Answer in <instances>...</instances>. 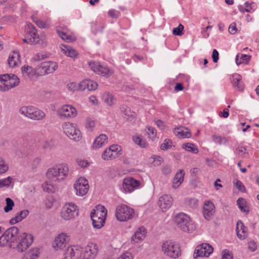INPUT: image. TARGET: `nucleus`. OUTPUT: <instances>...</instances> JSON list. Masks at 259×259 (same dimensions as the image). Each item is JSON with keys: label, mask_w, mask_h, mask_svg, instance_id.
Here are the masks:
<instances>
[{"label": "nucleus", "mask_w": 259, "mask_h": 259, "mask_svg": "<svg viewBox=\"0 0 259 259\" xmlns=\"http://www.w3.org/2000/svg\"><path fill=\"white\" fill-rule=\"evenodd\" d=\"M133 256L130 252H125L121 255L117 259H132Z\"/></svg>", "instance_id": "obj_64"}, {"label": "nucleus", "mask_w": 259, "mask_h": 259, "mask_svg": "<svg viewBox=\"0 0 259 259\" xmlns=\"http://www.w3.org/2000/svg\"><path fill=\"white\" fill-rule=\"evenodd\" d=\"M231 82L234 87L236 88L239 91H242L244 85L241 81V76L238 74H234L231 78Z\"/></svg>", "instance_id": "obj_28"}, {"label": "nucleus", "mask_w": 259, "mask_h": 259, "mask_svg": "<svg viewBox=\"0 0 259 259\" xmlns=\"http://www.w3.org/2000/svg\"><path fill=\"white\" fill-rule=\"evenodd\" d=\"M146 234V230L144 227H141L135 232L132 237V240L135 242H138L143 240Z\"/></svg>", "instance_id": "obj_27"}, {"label": "nucleus", "mask_w": 259, "mask_h": 259, "mask_svg": "<svg viewBox=\"0 0 259 259\" xmlns=\"http://www.w3.org/2000/svg\"><path fill=\"white\" fill-rule=\"evenodd\" d=\"M98 87L97 82L90 80L85 79L81 81L78 85V90L83 91L85 90L91 91L95 90Z\"/></svg>", "instance_id": "obj_21"}, {"label": "nucleus", "mask_w": 259, "mask_h": 259, "mask_svg": "<svg viewBox=\"0 0 259 259\" xmlns=\"http://www.w3.org/2000/svg\"><path fill=\"white\" fill-rule=\"evenodd\" d=\"M185 171L183 169L179 170L176 174L172 181V187L174 189L178 188L184 181Z\"/></svg>", "instance_id": "obj_26"}, {"label": "nucleus", "mask_w": 259, "mask_h": 259, "mask_svg": "<svg viewBox=\"0 0 259 259\" xmlns=\"http://www.w3.org/2000/svg\"><path fill=\"white\" fill-rule=\"evenodd\" d=\"M120 111L124 117L127 118L132 115L130 108L125 105H123L121 106Z\"/></svg>", "instance_id": "obj_49"}, {"label": "nucleus", "mask_w": 259, "mask_h": 259, "mask_svg": "<svg viewBox=\"0 0 259 259\" xmlns=\"http://www.w3.org/2000/svg\"><path fill=\"white\" fill-rule=\"evenodd\" d=\"M58 68L56 62L48 61L41 63L38 67L40 75H46L54 72Z\"/></svg>", "instance_id": "obj_15"}, {"label": "nucleus", "mask_w": 259, "mask_h": 259, "mask_svg": "<svg viewBox=\"0 0 259 259\" xmlns=\"http://www.w3.org/2000/svg\"><path fill=\"white\" fill-rule=\"evenodd\" d=\"M162 251L165 255L172 258H177L181 255V250L179 244L172 240H167L162 245Z\"/></svg>", "instance_id": "obj_3"}, {"label": "nucleus", "mask_w": 259, "mask_h": 259, "mask_svg": "<svg viewBox=\"0 0 259 259\" xmlns=\"http://www.w3.org/2000/svg\"><path fill=\"white\" fill-rule=\"evenodd\" d=\"M27 37L29 38H33L36 44H41L43 46L46 45L45 42L39 38L37 34V31L36 28L31 23L27 24V28L26 30Z\"/></svg>", "instance_id": "obj_19"}, {"label": "nucleus", "mask_w": 259, "mask_h": 259, "mask_svg": "<svg viewBox=\"0 0 259 259\" xmlns=\"http://www.w3.org/2000/svg\"><path fill=\"white\" fill-rule=\"evenodd\" d=\"M33 108V106H23L20 109L19 112L21 114L31 119Z\"/></svg>", "instance_id": "obj_40"}, {"label": "nucleus", "mask_w": 259, "mask_h": 259, "mask_svg": "<svg viewBox=\"0 0 259 259\" xmlns=\"http://www.w3.org/2000/svg\"><path fill=\"white\" fill-rule=\"evenodd\" d=\"M91 218L92 220L93 225L95 228L100 229L102 227L104 224L106 219H103V218H98L91 215Z\"/></svg>", "instance_id": "obj_35"}, {"label": "nucleus", "mask_w": 259, "mask_h": 259, "mask_svg": "<svg viewBox=\"0 0 259 259\" xmlns=\"http://www.w3.org/2000/svg\"><path fill=\"white\" fill-rule=\"evenodd\" d=\"M135 210L125 204H120L116 206L115 217L120 222H126L134 218Z\"/></svg>", "instance_id": "obj_5"}, {"label": "nucleus", "mask_w": 259, "mask_h": 259, "mask_svg": "<svg viewBox=\"0 0 259 259\" xmlns=\"http://www.w3.org/2000/svg\"><path fill=\"white\" fill-rule=\"evenodd\" d=\"M147 133L149 138L151 140H153L156 136V131L154 128L151 126L147 127Z\"/></svg>", "instance_id": "obj_55"}, {"label": "nucleus", "mask_w": 259, "mask_h": 259, "mask_svg": "<svg viewBox=\"0 0 259 259\" xmlns=\"http://www.w3.org/2000/svg\"><path fill=\"white\" fill-rule=\"evenodd\" d=\"M33 237L29 234L23 233L19 239L17 245V249L19 252H23L26 250L32 243Z\"/></svg>", "instance_id": "obj_11"}, {"label": "nucleus", "mask_w": 259, "mask_h": 259, "mask_svg": "<svg viewBox=\"0 0 259 259\" xmlns=\"http://www.w3.org/2000/svg\"><path fill=\"white\" fill-rule=\"evenodd\" d=\"M77 163L78 165L82 168H85L89 165V163L85 160L78 159Z\"/></svg>", "instance_id": "obj_60"}, {"label": "nucleus", "mask_w": 259, "mask_h": 259, "mask_svg": "<svg viewBox=\"0 0 259 259\" xmlns=\"http://www.w3.org/2000/svg\"><path fill=\"white\" fill-rule=\"evenodd\" d=\"M8 169V166L6 164L5 162L0 159V174L6 172Z\"/></svg>", "instance_id": "obj_58"}, {"label": "nucleus", "mask_w": 259, "mask_h": 259, "mask_svg": "<svg viewBox=\"0 0 259 259\" xmlns=\"http://www.w3.org/2000/svg\"><path fill=\"white\" fill-rule=\"evenodd\" d=\"M239 56L240 54H238L236 57V63L238 65L242 63L247 64L251 58V56L249 55L241 54V57L239 58Z\"/></svg>", "instance_id": "obj_39"}, {"label": "nucleus", "mask_w": 259, "mask_h": 259, "mask_svg": "<svg viewBox=\"0 0 259 259\" xmlns=\"http://www.w3.org/2000/svg\"><path fill=\"white\" fill-rule=\"evenodd\" d=\"M101 64L98 62H90L89 63V66L91 69L95 73H97L99 72V69L101 66Z\"/></svg>", "instance_id": "obj_57"}, {"label": "nucleus", "mask_w": 259, "mask_h": 259, "mask_svg": "<svg viewBox=\"0 0 259 259\" xmlns=\"http://www.w3.org/2000/svg\"><path fill=\"white\" fill-rule=\"evenodd\" d=\"M172 146V143L169 139H165L161 145L160 148L162 150H167L170 149Z\"/></svg>", "instance_id": "obj_50"}, {"label": "nucleus", "mask_w": 259, "mask_h": 259, "mask_svg": "<svg viewBox=\"0 0 259 259\" xmlns=\"http://www.w3.org/2000/svg\"><path fill=\"white\" fill-rule=\"evenodd\" d=\"M236 231L237 233H238L242 231L243 232H247V229L241 221H238L237 223Z\"/></svg>", "instance_id": "obj_56"}, {"label": "nucleus", "mask_w": 259, "mask_h": 259, "mask_svg": "<svg viewBox=\"0 0 259 259\" xmlns=\"http://www.w3.org/2000/svg\"><path fill=\"white\" fill-rule=\"evenodd\" d=\"M141 183L135 179L128 177L125 178L122 184V190L125 193H131L139 188Z\"/></svg>", "instance_id": "obj_10"}, {"label": "nucleus", "mask_w": 259, "mask_h": 259, "mask_svg": "<svg viewBox=\"0 0 259 259\" xmlns=\"http://www.w3.org/2000/svg\"><path fill=\"white\" fill-rule=\"evenodd\" d=\"M46 116L45 113L41 110L33 107L31 115V119L39 120L42 119Z\"/></svg>", "instance_id": "obj_32"}, {"label": "nucleus", "mask_w": 259, "mask_h": 259, "mask_svg": "<svg viewBox=\"0 0 259 259\" xmlns=\"http://www.w3.org/2000/svg\"><path fill=\"white\" fill-rule=\"evenodd\" d=\"M33 21L40 28H45L47 27V24L43 21L38 19L34 16H32Z\"/></svg>", "instance_id": "obj_51"}, {"label": "nucleus", "mask_w": 259, "mask_h": 259, "mask_svg": "<svg viewBox=\"0 0 259 259\" xmlns=\"http://www.w3.org/2000/svg\"><path fill=\"white\" fill-rule=\"evenodd\" d=\"M21 72L23 76L27 78L32 79L35 74L34 69L28 65H24L21 68Z\"/></svg>", "instance_id": "obj_30"}, {"label": "nucleus", "mask_w": 259, "mask_h": 259, "mask_svg": "<svg viewBox=\"0 0 259 259\" xmlns=\"http://www.w3.org/2000/svg\"><path fill=\"white\" fill-rule=\"evenodd\" d=\"M182 147L188 152H190L194 154H197L198 152V149L192 143H188L184 144Z\"/></svg>", "instance_id": "obj_42"}, {"label": "nucleus", "mask_w": 259, "mask_h": 259, "mask_svg": "<svg viewBox=\"0 0 259 259\" xmlns=\"http://www.w3.org/2000/svg\"><path fill=\"white\" fill-rule=\"evenodd\" d=\"M215 207L213 203L210 201H206L204 206L203 213L204 217L207 220H210L215 212Z\"/></svg>", "instance_id": "obj_22"}, {"label": "nucleus", "mask_w": 259, "mask_h": 259, "mask_svg": "<svg viewBox=\"0 0 259 259\" xmlns=\"http://www.w3.org/2000/svg\"><path fill=\"white\" fill-rule=\"evenodd\" d=\"M71 174L68 165L65 163H61L49 168L46 175L51 182L59 183L64 182Z\"/></svg>", "instance_id": "obj_1"}, {"label": "nucleus", "mask_w": 259, "mask_h": 259, "mask_svg": "<svg viewBox=\"0 0 259 259\" xmlns=\"http://www.w3.org/2000/svg\"><path fill=\"white\" fill-rule=\"evenodd\" d=\"M108 15L113 18H117L120 15V12L115 9H111L108 11Z\"/></svg>", "instance_id": "obj_59"}, {"label": "nucleus", "mask_w": 259, "mask_h": 259, "mask_svg": "<svg viewBox=\"0 0 259 259\" xmlns=\"http://www.w3.org/2000/svg\"><path fill=\"white\" fill-rule=\"evenodd\" d=\"M213 247L208 243H203L197 246L195 249L194 258L208 257L213 252Z\"/></svg>", "instance_id": "obj_13"}, {"label": "nucleus", "mask_w": 259, "mask_h": 259, "mask_svg": "<svg viewBox=\"0 0 259 259\" xmlns=\"http://www.w3.org/2000/svg\"><path fill=\"white\" fill-rule=\"evenodd\" d=\"M107 214V210L106 208L103 205H98L96 208L91 212L90 215L106 219Z\"/></svg>", "instance_id": "obj_25"}, {"label": "nucleus", "mask_w": 259, "mask_h": 259, "mask_svg": "<svg viewBox=\"0 0 259 259\" xmlns=\"http://www.w3.org/2000/svg\"><path fill=\"white\" fill-rule=\"evenodd\" d=\"M12 178L10 177L0 180V188L9 187L12 182Z\"/></svg>", "instance_id": "obj_53"}, {"label": "nucleus", "mask_w": 259, "mask_h": 259, "mask_svg": "<svg viewBox=\"0 0 259 259\" xmlns=\"http://www.w3.org/2000/svg\"><path fill=\"white\" fill-rule=\"evenodd\" d=\"M95 124V121L91 118L88 117L85 119V127L89 131L92 132Z\"/></svg>", "instance_id": "obj_47"}, {"label": "nucleus", "mask_w": 259, "mask_h": 259, "mask_svg": "<svg viewBox=\"0 0 259 259\" xmlns=\"http://www.w3.org/2000/svg\"><path fill=\"white\" fill-rule=\"evenodd\" d=\"M211 138L215 143L219 145L225 144L227 141L226 138L215 135H212Z\"/></svg>", "instance_id": "obj_44"}, {"label": "nucleus", "mask_w": 259, "mask_h": 259, "mask_svg": "<svg viewBox=\"0 0 259 259\" xmlns=\"http://www.w3.org/2000/svg\"><path fill=\"white\" fill-rule=\"evenodd\" d=\"M112 73L113 72L111 70L106 66L102 65H101L100 69H99V72H97V74H98L107 77L110 76Z\"/></svg>", "instance_id": "obj_41"}, {"label": "nucleus", "mask_w": 259, "mask_h": 259, "mask_svg": "<svg viewBox=\"0 0 259 259\" xmlns=\"http://www.w3.org/2000/svg\"><path fill=\"white\" fill-rule=\"evenodd\" d=\"M39 253L38 248H33L25 254L23 259H37Z\"/></svg>", "instance_id": "obj_34"}, {"label": "nucleus", "mask_w": 259, "mask_h": 259, "mask_svg": "<svg viewBox=\"0 0 259 259\" xmlns=\"http://www.w3.org/2000/svg\"><path fill=\"white\" fill-rule=\"evenodd\" d=\"M244 5L246 7V8H244L245 11L246 12H250L251 10L254 9L255 4L253 3L249 4L248 2H246L244 3Z\"/></svg>", "instance_id": "obj_61"}, {"label": "nucleus", "mask_w": 259, "mask_h": 259, "mask_svg": "<svg viewBox=\"0 0 259 259\" xmlns=\"http://www.w3.org/2000/svg\"><path fill=\"white\" fill-rule=\"evenodd\" d=\"M98 252V245L94 243H90L85 247L82 259H94Z\"/></svg>", "instance_id": "obj_18"}, {"label": "nucleus", "mask_w": 259, "mask_h": 259, "mask_svg": "<svg viewBox=\"0 0 259 259\" xmlns=\"http://www.w3.org/2000/svg\"><path fill=\"white\" fill-rule=\"evenodd\" d=\"M60 48L62 52L68 57L76 58L78 55V53L76 51L70 46L62 45Z\"/></svg>", "instance_id": "obj_29"}, {"label": "nucleus", "mask_w": 259, "mask_h": 259, "mask_svg": "<svg viewBox=\"0 0 259 259\" xmlns=\"http://www.w3.org/2000/svg\"><path fill=\"white\" fill-rule=\"evenodd\" d=\"M235 152L243 157H247L249 155L248 153L246 152V149L243 146H238L236 148Z\"/></svg>", "instance_id": "obj_46"}, {"label": "nucleus", "mask_w": 259, "mask_h": 259, "mask_svg": "<svg viewBox=\"0 0 259 259\" xmlns=\"http://www.w3.org/2000/svg\"><path fill=\"white\" fill-rule=\"evenodd\" d=\"M74 188L77 195L82 196L85 195L89 189L88 181L84 178H79L75 182Z\"/></svg>", "instance_id": "obj_12"}, {"label": "nucleus", "mask_w": 259, "mask_h": 259, "mask_svg": "<svg viewBox=\"0 0 259 259\" xmlns=\"http://www.w3.org/2000/svg\"><path fill=\"white\" fill-rule=\"evenodd\" d=\"M79 210L77 206L73 202L66 203L61 210V217L65 220L69 221L75 218L78 214Z\"/></svg>", "instance_id": "obj_6"}, {"label": "nucleus", "mask_w": 259, "mask_h": 259, "mask_svg": "<svg viewBox=\"0 0 259 259\" xmlns=\"http://www.w3.org/2000/svg\"><path fill=\"white\" fill-rule=\"evenodd\" d=\"M6 206L4 207V210L6 212H8L13 209L14 206V202L10 198H7L6 199Z\"/></svg>", "instance_id": "obj_48"}, {"label": "nucleus", "mask_w": 259, "mask_h": 259, "mask_svg": "<svg viewBox=\"0 0 259 259\" xmlns=\"http://www.w3.org/2000/svg\"><path fill=\"white\" fill-rule=\"evenodd\" d=\"M133 140L135 143L142 148H145L147 146V143L146 141L139 136H134L133 137Z\"/></svg>", "instance_id": "obj_45"}, {"label": "nucleus", "mask_w": 259, "mask_h": 259, "mask_svg": "<svg viewBox=\"0 0 259 259\" xmlns=\"http://www.w3.org/2000/svg\"><path fill=\"white\" fill-rule=\"evenodd\" d=\"M29 214L28 210H23L18 212L16 216L10 220V223L15 224L17 223L21 222L23 219L25 218Z\"/></svg>", "instance_id": "obj_31"}, {"label": "nucleus", "mask_w": 259, "mask_h": 259, "mask_svg": "<svg viewBox=\"0 0 259 259\" xmlns=\"http://www.w3.org/2000/svg\"><path fill=\"white\" fill-rule=\"evenodd\" d=\"M70 240V236L65 233L58 234L55 238L53 247L55 250L62 249L65 247Z\"/></svg>", "instance_id": "obj_14"}, {"label": "nucleus", "mask_w": 259, "mask_h": 259, "mask_svg": "<svg viewBox=\"0 0 259 259\" xmlns=\"http://www.w3.org/2000/svg\"><path fill=\"white\" fill-rule=\"evenodd\" d=\"M173 199L168 195H164L159 198L158 205L163 211L168 209L172 205Z\"/></svg>", "instance_id": "obj_20"}, {"label": "nucleus", "mask_w": 259, "mask_h": 259, "mask_svg": "<svg viewBox=\"0 0 259 259\" xmlns=\"http://www.w3.org/2000/svg\"><path fill=\"white\" fill-rule=\"evenodd\" d=\"M20 82L19 78L15 74L0 75V91H7L17 86Z\"/></svg>", "instance_id": "obj_4"}, {"label": "nucleus", "mask_w": 259, "mask_h": 259, "mask_svg": "<svg viewBox=\"0 0 259 259\" xmlns=\"http://www.w3.org/2000/svg\"><path fill=\"white\" fill-rule=\"evenodd\" d=\"M186 202L191 208H196L198 204V200L195 198H187Z\"/></svg>", "instance_id": "obj_52"}, {"label": "nucleus", "mask_w": 259, "mask_h": 259, "mask_svg": "<svg viewBox=\"0 0 259 259\" xmlns=\"http://www.w3.org/2000/svg\"><path fill=\"white\" fill-rule=\"evenodd\" d=\"M54 141L52 139L46 140L41 144L42 149L47 151L52 150L54 148Z\"/></svg>", "instance_id": "obj_38"}, {"label": "nucleus", "mask_w": 259, "mask_h": 259, "mask_svg": "<svg viewBox=\"0 0 259 259\" xmlns=\"http://www.w3.org/2000/svg\"><path fill=\"white\" fill-rule=\"evenodd\" d=\"M229 32L231 34H234L236 33L237 28L235 23H233L230 25L229 27Z\"/></svg>", "instance_id": "obj_63"}, {"label": "nucleus", "mask_w": 259, "mask_h": 259, "mask_svg": "<svg viewBox=\"0 0 259 259\" xmlns=\"http://www.w3.org/2000/svg\"><path fill=\"white\" fill-rule=\"evenodd\" d=\"M175 222L177 227L182 231L188 232H192L195 229V225L191 218L184 213L177 214Z\"/></svg>", "instance_id": "obj_2"}, {"label": "nucleus", "mask_w": 259, "mask_h": 259, "mask_svg": "<svg viewBox=\"0 0 259 259\" xmlns=\"http://www.w3.org/2000/svg\"><path fill=\"white\" fill-rule=\"evenodd\" d=\"M183 25L181 24H180L177 27L174 28L173 29L172 33L175 35L181 36L183 34Z\"/></svg>", "instance_id": "obj_54"}, {"label": "nucleus", "mask_w": 259, "mask_h": 259, "mask_svg": "<svg viewBox=\"0 0 259 259\" xmlns=\"http://www.w3.org/2000/svg\"><path fill=\"white\" fill-rule=\"evenodd\" d=\"M9 66L14 68L19 66L20 64V55L17 52H13L9 55L8 59Z\"/></svg>", "instance_id": "obj_23"}, {"label": "nucleus", "mask_w": 259, "mask_h": 259, "mask_svg": "<svg viewBox=\"0 0 259 259\" xmlns=\"http://www.w3.org/2000/svg\"><path fill=\"white\" fill-rule=\"evenodd\" d=\"M237 203L238 207L241 209L242 211L247 213L249 212V209L246 206V201L244 199L242 198H239L237 200Z\"/></svg>", "instance_id": "obj_43"}, {"label": "nucleus", "mask_w": 259, "mask_h": 259, "mask_svg": "<svg viewBox=\"0 0 259 259\" xmlns=\"http://www.w3.org/2000/svg\"><path fill=\"white\" fill-rule=\"evenodd\" d=\"M57 32L58 35L67 42H72L74 40L72 36L67 34L65 29L62 30L60 28H57Z\"/></svg>", "instance_id": "obj_36"}, {"label": "nucleus", "mask_w": 259, "mask_h": 259, "mask_svg": "<svg viewBox=\"0 0 259 259\" xmlns=\"http://www.w3.org/2000/svg\"><path fill=\"white\" fill-rule=\"evenodd\" d=\"M82 248L79 246L68 247L64 253L63 259H78L81 257Z\"/></svg>", "instance_id": "obj_16"}, {"label": "nucleus", "mask_w": 259, "mask_h": 259, "mask_svg": "<svg viewBox=\"0 0 259 259\" xmlns=\"http://www.w3.org/2000/svg\"><path fill=\"white\" fill-rule=\"evenodd\" d=\"M175 134L179 138H189L191 137L190 131L187 128L182 127L176 129Z\"/></svg>", "instance_id": "obj_33"}, {"label": "nucleus", "mask_w": 259, "mask_h": 259, "mask_svg": "<svg viewBox=\"0 0 259 259\" xmlns=\"http://www.w3.org/2000/svg\"><path fill=\"white\" fill-rule=\"evenodd\" d=\"M161 170L162 171V173L165 175H168L170 174L171 172V169L170 166L168 165H165L162 166Z\"/></svg>", "instance_id": "obj_62"}, {"label": "nucleus", "mask_w": 259, "mask_h": 259, "mask_svg": "<svg viewBox=\"0 0 259 259\" xmlns=\"http://www.w3.org/2000/svg\"><path fill=\"white\" fill-rule=\"evenodd\" d=\"M64 133L70 139L75 141H79L81 139V135L79 130L76 127L73 123L65 122L62 124Z\"/></svg>", "instance_id": "obj_8"}, {"label": "nucleus", "mask_w": 259, "mask_h": 259, "mask_svg": "<svg viewBox=\"0 0 259 259\" xmlns=\"http://www.w3.org/2000/svg\"><path fill=\"white\" fill-rule=\"evenodd\" d=\"M57 115L61 118L74 117L77 115V110L72 106L66 105L57 111Z\"/></svg>", "instance_id": "obj_17"}, {"label": "nucleus", "mask_w": 259, "mask_h": 259, "mask_svg": "<svg viewBox=\"0 0 259 259\" xmlns=\"http://www.w3.org/2000/svg\"><path fill=\"white\" fill-rule=\"evenodd\" d=\"M122 154L121 147L118 145H112L106 149L102 154V158L104 160H112Z\"/></svg>", "instance_id": "obj_9"}, {"label": "nucleus", "mask_w": 259, "mask_h": 259, "mask_svg": "<svg viewBox=\"0 0 259 259\" xmlns=\"http://www.w3.org/2000/svg\"><path fill=\"white\" fill-rule=\"evenodd\" d=\"M108 137L105 134H101L94 141L92 148L98 149L107 143Z\"/></svg>", "instance_id": "obj_24"}, {"label": "nucleus", "mask_w": 259, "mask_h": 259, "mask_svg": "<svg viewBox=\"0 0 259 259\" xmlns=\"http://www.w3.org/2000/svg\"><path fill=\"white\" fill-rule=\"evenodd\" d=\"M18 231L16 227L7 229L0 237V246H6L14 243L17 240Z\"/></svg>", "instance_id": "obj_7"}, {"label": "nucleus", "mask_w": 259, "mask_h": 259, "mask_svg": "<svg viewBox=\"0 0 259 259\" xmlns=\"http://www.w3.org/2000/svg\"><path fill=\"white\" fill-rule=\"evenodd\" d=\"M103 99L108 106H112L115 104L116 100L113 95L109 93H106L103 95Z\"/></svg>", "instance_id": "obj_37"}]
</instances>
